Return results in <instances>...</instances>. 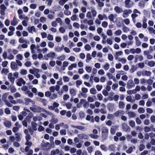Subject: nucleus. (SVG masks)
Returning a JSON list of instances; mask_svg holds the SVG:
<instances>
[{
	"label": "nucleus",
	"mask_w": 155,
	"mask_h": 155,
	"mask_svg": "<svg viewBox=\"0 0 155 155\" xmlns=\"http://www.w3.org/2000/svg\"><path fill=\"white\" fill-rule=\"evenodd\" d=\"M130 0H126L124 3L125 4V7L126 8H129L131 7L133 5V2L130 3Z\"/></svg>",
	"instance_id": "nucleus-9"
},
{
	"label": "nucleus",
	"mask_w": 155,
	"mask_h": 155,
	"mask_svg": "<svg viewBox=\"0 0 155 155\" xmlns=\"http://www.w3.org/2000/svg\"><path fill=\"white\" fill-rule=\"evenodd\" d=\"M85 69L87 72L88 73H90L92 71V68L89 66H87L85 67Z\"/></svg>",
	"instance_id": "nucleus-39"
},
{
	"label": "nucleus",
	"mask_w": 155,
	"mask_h": 155,
	"mask_svg": "<svg viewBox=\"0 0 155 155\" xmlns=\"http://www.w3.org/2000/svg\"><path fill=\"white\" fill-rule=\"evenodd\" d=\"M59 150L57 149L52 150L51 152V155H57L59 153Z\"/></svg>",
	"instance_id": "nucleus-28"
},
{
	"label": "nucleus",
	"mask_w": 155,
	"mask_h": 155,
	"mask_svg": "<svg viewBox=\"0 0 155 155\" xmlns=\"http://www.w3.org/2000/svg\"><path fill=\"white\" fill-rule=\"evenodd\" d=\"M118 61L121 62L122 63L124 64L126 63L127 62V60L124 58H119Z\"/></svg>",
	"instance_id": "nucleus-46"
},
{
	"label": "nucleus",
	"mask_w": 155,
	"mask_h": 155,
	"mask_svg": "<svg viewBox=\"0 0 155 155\" xmlns=\"http://www.w3.org/2000/svg\"><path fill=\"white\" fill-rule=\"evenodd\" d=\"M123 17L124 18L127 17L129 14H131L132 11L130 9H126L124 11H123Z\"/></svg>",
	"instance_id": "nucleus-5"
},
{
	"label": "nucleus",
	"mask_w": 155,
	"mask_h": 155,
	"mask_svg": "<svg viewBox=\"0 0 155 155\" xmlns=\"http://www.w3.org/2000/svg\"><path fill=\"white\" fill-rule=\"evenodd\" d=\"M108 25L107 22L106 21L103 22L102 23V26L104 28H107L108 26Z\"/></svg>",
	"instance_id": "nucleus-63"
},
{
	"label": "nucleus",
	"mask_w": 155,
	"mask_h": 155,
	"mask_svg": "<svg viewBox=\"0 0 155 155\" xmlns=\"http://www.w3.org/2000/svg\"><path fill=\"white\" fill-rule=\"evenodd\" d=\"M114 9L115 12L117 13H120L123 12L122 8L118 6H115L114 7Z\"/></svg>",
	"instance_id": "nucleus-15"
},
{
	"label": "nucleus",
	"mask_w": 155,
	"mask_h": 155,
	"mask_svg": "<svg viewBox=\"0 0 155 155\" xmlns=\"http://www.w3.org/2000/svg\"><path fill=\"white\" fill-rule=\"evenodd\" d=\"M147 64L150 67H153L155 65V62L153 61H151L148 62Z\"/></svg>",
	"instance_id": "nucleus-31"
},
{
	"label": "nucleus",
	"mask_w": 155,
	"mask_h": 155,
	"mask_svg": "<svg viewBox=\"0 0 155 155\" xmlns=\"http://www.w3.org/2000/svg\"><path fill=\"white\" fill-rule=\"evenodd\" d=\"M4 124L5 127L8 128H10L12 125L11 122L7 120L5 121Z\"/></svg>",
	"instance_id": "nucleus-26"
},
{
	"label": "nucleus",
	"mask_w": 155,
	"mask_h": 155,
	"mask_svg": "<svg viewBox=\"0 0 155 155\" xmlns=\"http://www.w3.org/2000/svg\"><path fill=\"white\" fill-rule=\"evenodd\" d=\"M122 33V31L120 30L119 29L116 31L114 33V34L116 36H120L121 34Z\"/></svg>",
	"instance_id": "nucleus-45"
},
{
	"label": "nucleus",
	"mask_w": 155,
	"mask_h": 155,
	"mask_svg": "<svg viewBox=\"0 0 155 155\" xmlns=\"http://www.w3.org/2000/svg\"><path fill=\"white\" fill-rule=\"evenodd\" d=\"M98 18L101 21L103 20L104 19H107L108 18L107 17L105 14L102 15L99 14L98 15Z\"/></svg>",
	"instance_id": "nucleus-23"
},
{
	"label": "nucleus",
	"mask_w": 155,
	"mask_h": 155,
	"mask_svg": "<svg viewBox=\"0 0 155 155\" xmlns=\"http://www.w3.org/2000/svg\"><path fill=\"white\" fill-rule=\"evenodd\" d=\"M123 54V52L122 51H119L117 52L114 54V56L116 60L119 59V57L122 55Z\"/></svg>",
	"instance_id": "nucleus-13"
},
{
	"label": "nucleus",
	"mask_w": 155,
	"mask_h": 155,
	"mask_svg": "<svg viewBox=\"0 0 155 155\" xmlns=\"http://www.w3.org/2000/svg\"><path fill=\"white\" fill-rule=\"evenodd\" d=\"M108 131V129L106 127H103L102 129V132L105 134H107Z\"/></svg>",
	"instance_id": "nucleus-47"
},
{
	"label": "nucleus",
	"mask_w": 155,
	"mask_h": 155,
	"mask_svg": "<svg viewBox=\"0 0 155 155\" xmlns=\"http://www.w3.org/2000/svg\"><path fill=\"white\" fill-rule=\"evenodd\" d=\"M69 64V63L66 61H64L63 63V70H64L65 68L68 66Z\"/></svg>",
	"instance_id": "nucleus-51"
},
{
	"label": "nucleus",
	"mask_w": 155,
	"mask_h": 155,
	"mask_svg": "<svg viewBox=\"0 0 155 155\" xmlns=\"http://www.w3.org/2000/svg\"><path fill=\"white\" fill-rule=\"evenodd\" d=\"M25 101V104L26 105H28L31 101V100L29 98H26L24 99Z\"/></svg>",
	"instance_id": "nucleus-55"
},
{
	"label": "nucleus",
	"mask_w": 155,
	"mask_h": 155,
	"mask_svg": "<svg viewBox=\"0 0 155 155\" xmlns=\"http://www.w3.org/2000/svg\"><path fill=\"white\" fill-rule=\"evenodd\" d=\"M59 31L61 33H64L65 31V29L64 28L61 27L59 29Z\"/></svg>",
	"instance_id": "nucleus-58"
},
{
	"label": "nucleus",
	"mask_w": 155,
	"mask_h": 155,
	"mask_svg": "<svg viewBox=\"0 0 155 155\" xmlns=\"http://www.w3.org/2000/svg\"><path fill=\"white\" fill-rule=\"evenodd\" d=\"M98 73L100 75H103L105 74V72L103 69H101L98 70Z\"/></svg>",
	"instance_id": "nucleus-59"
},
{
	"label": "nucleus",
	"mask_w": 155,
	"mask_h": 155,
	"mask_svg": "<svg viewBox=\"0 0 155 155\" xmlns=\"http://www.w3.org/2000/svg\"><path fill=\"white\" fill-rule=\"evenodd\" d=\"M21 90L23 91H24L25 94H26L27 93H28L29 91L28 89V87L25 85L21 87Z\"/></svg>",
	"instance_id": "nucleus-36"
},
{
	"label": "nucleus",
	"mask_w": 155,
	"mask_h": 155,
	"mask_svg": "<svg viewBox=\"0 0 155 155\" xmlns=\"http://www.w3.org/2000/svg\"><path fill=\"white\" fill-rule=\"evenodd\" d=\"M58 97V95L56 94H53L51 96L50 98L52 99H55Z\"/></svg>",
	"instance_id": "nucleus-61"
},
{
	"label": "nucleus",
	"mask_w": 155,
	"mask_h": 155,
	"mask_svg": "<svg viewBox=\"0 0 155 155\" xmlns=\"http://www.w3.org/2000/svg\"><path fill=\"white\" fill-rule=\"evenodd\" d=\"M47 38L50 41H53L54 39L53 36L50 34L48 35L47 36Z\"/></svg>",
	"instance_id": "nucleus-60"
},
{
	"label": "nucleus",
	"mask_w": 155,
	"mask_h": 155,
	"mask_svg": "<svg viewBox=\"0 0 155 155\" xmlns=\"http://www.w3.org/2000/svg\"><path fill=\"white\" fill-rule=\"evenodd\" d=\"M91 57L90 54L88 53L86 55V62L88 63L91 59Z\"/></svg>",
	"instance_id": "nucleus-32"
},
{
	"label": "nucleus",
	"mask_w": 155,
	"mask_h": 155,
	"mask_svg": "<svg viewBox=\"0 0 155 155\" xmlns=\"http://www.w3.org/2000/svg\"><path fill=\"white\" fill-rule=\"evenodd\" d=\"M77 67V64L76 63H73L70 65L68 68L69 70H72L73 68H75Z\"/></svg>",
	"instance_id": "nucleus-27"
},
{
	"label": "nucleus",
	"mask_w": 155,
	"mask_h": 155,
	"mask_svg": "<svg viewBox=\"0 0 155 155\" xmlns=\"http://www.w3.org/2000/svg\"><path fill=\"white\" fill-rule=\"evenodd\" d=\"M108 18L109 20L113 22H114V20L115 18L113 14H110L108 16Z\"/></svg>",
	"instance_id": "nucleus-37"
},
{
	"label": "nucleus",
	"mask_w": 155,
	"mask_h": 155,
	"mask_svg": "<svg viewBox=\"0 0 155 155\" xmlns=\"http://www.w3.org/2000/svg\"><path fill=\"white\" fill-rule=\"evenodd\" d=\"M16 58L17 59V60H22L23 58V56L21 54H18L16 56Z\"/></svg>",
	"instance_id": "nucleus-52"
},
{
	"label": "nucleus",
	"mask_w": 155,
	"mask_h": 155,
	"mask_svg": "<svg viewBox=\"0 0 155 155\" xmlns=\"http://www.w3.org/2000/svg\"><path fill=\"white\" fill-rule=\"evenodd\" d=\"M30 109L31 111L34 112H40L44 110L43 108L35 105L30 107Z\"/></svg>",
	"instance_id": "nucleus-4"
},
{
	"label": "nucleus",
	"mask_w": 155,
	"mask_h": 155,
	"mask_svg": "<svg viewBox=\"0 0 155 155\" xmlns=\"http://www.w3.org/2000/svg\"><path fill=\"white\" fill-rule=\"evenodd\" d=\"M29 21V18L27 17H25L23 20L22 22V25L25 27L28 26V22Z\"/></svg>",
	"instance_id": "nucleus-18"
},
{
	"label": "nucleus",
	"mask_w": 155,
	"mask_h": 155,
	"mask_svg": "<svg viewBox=\"0 0 155 155\" xmlns=\"http://www.w3.org/2000/svg\"><path fill=\"white\" fill-rule=\"evenodd\" d=\"M107 36L105 35H104L102 37V43L103 44H105L107 43L106 38Z\"/></svg>",
	"instance_id": "nucleus-43"
},
{
	"label": "nucleus",
	"mask_w": 155,
	"mask_h": 155,
	"mask_svg": "<svg viewBox=\"0 0 155 155\" xmlns=\"http://www.w3.org/2000/svg\"><path fill=\"white\" fill-rule=\"evenodd\" d=\"M64 47V45L62 46L61 47L59 46H55L54 48V51L57 52H61L63 50Z\"/></svg>",
	"instance_id": "nucleus-21"
},
{
	"label": "nucleus",
	"mask_w": 155,
	"mask_h": 155,
	"mask_svg": "<svg viewBox=\"0 0 155 155\" xmlns=\"http://www.w3.org/2000/svg\"><path fill=\"white\" fill-rule=\"evenodd\" d=\"M147 19H144L143 20V25L142 27L143 28H145L147 27V24L146 23Z\"/></svg>",
	"instance_id": "nucleus-44"
},
{
	"label": "nucleus",
	"mask_w": 155,
	"mask_h": 155,
	"mask_svg": "<svg viewBox=\"0 0 155 155\" xmlns=\"http://www.w3.org/2000/svg\"><path fill=\"white\" fill-rule=\"evenodd\" d=\"M89 136L91 138L95 139H97L99 137V136L97 135L93 134H90Z\"/></svg>",
	"instance_id": "nucleus-42"
},
{
	"label": "nucleus",
	"mask_w": 155,
	"mask_h": 155,
	"mask_svg": "<svg viewBox=\"0 0 155 155\" xmlns=\"http://www.w3.org/2000/svg\"><path fill=\"white\" fill-rule=\"evenodd\" d=\"M110 66L109 64L106 63L104 65L103 68L105 70L107 71L109 69Z\"/></svg>",
	"instance_id": "nucleus-54"
},
{
	"label": "nucleus",
	"mask_w": 155,
	"mask_h": 155,
	"mask_svg": "<svg viewBox=\"0 0 155 155\" xmlns=\"http://www.w3.org/2000/svg\"><path fill=\"white\" fill-rule=\"evenodd\" d=\"M122 20V19L120 17L117 18L116 20V24L117 26L120 27V25L121 23Z\"/></svg>",
	"instance_id": "nucleus-19"
},
{
	"label": "nucleus",
	"mask_w": 155,
	"mask_h": 155,
	"mask_svg": "<svg viewBox=\"0 0 155 155\" xmlns=\"http://www.w3.org/2000/svg\"><path fill=\"white\" fill-rule=\"evenodd\" d=\"M139 6L141 8H143L145 6V3L143 1H140L139 2Z\"/></svg>",
	"instance_id": "nucleus-57"
},
{
	"label": "nucleus",
	"mask_w": 155,
	"mask_h": 155,
	"mask_svg": "<svg viewBox=\"0 0 155 155\" xmlns=\"http://www.w3.org/2000/svg\"><path fill=\"white\" fill-rule=\"evenodd\" d=\"M81 91L82 92V93H81V95L83 97H86V96L84 94L86 93L87 92V89L86 88L83 87L81 88Z\"/></svg>",
	"instance_id": "nucleus-24"
},
{
	"label": "nucleus",
	"mask_w": 155,
	"mask_h": 155,
	"mask_svg": "<svg viewBox=\"0 0 155 155\" xmlns=\"http://www.w3.org/2000/svg\"><path fill=\"white\" fill-rule=\"evenodd\" d=\"M78 137L81 140L87 139L89 138V137L88 135L85 134H78Z\"/></svg>",
	"instance_id": "nucleus-8"
},
{
	"label": "nucleus",
	"mask_w": 155,
	"mask_h": 155,
	"mask_svg": "<svg viewBox=\"0 0 155 155\" xmlns=\"http://www.w3.org/2000/svg\"><path fill=\"white\" fill-rule=\"evenodd\" d=\"M124 111L123 110H118L114 114V115L115 117H117L118 116L124 114Z\"/></svg>",
	"instance_id": "nucleus-17"
},
{
	"label": "nucleus",
	"mask_w": 155,
	"mask_h": 155,
	"mask_svg": "<svg viewBox=\"0 0 155 155\" xmlns=\"http://www.w3.org/2000/svg\"><path fill=\"white\" fill-rule=\"evenodd\" d=\"M122 127L123 130L125 131L129 132L130 131V128L129 127L127 126V125L125 123L123 124H122Z\"/></svg>",
	"instance_id": "nucleus-10"
},
{
	"label": "nucleus",
	"mask_w": 155,
	"mask_h": 155,
	"mask_svg": "<svg viewBox=\"0 0 155 155\" xmlns=\"http://www.w3.org/2000/svg\"><path fill=\"white\" fill-rule=\"evenodd\" d=\"M151 73L150 71L146 70L143 71V76H150L151 75Z\"/></svg>",
	"instance_id": "nucleus-35"
},
{
	"label": "nucleus",
	"mask_w": 155,
	"mask_h": 155,
	"mask_svg": "<svg viewBox=\"0 0 155 155\" xmlns=\"http://www.w3.org/2000/svg\"><path fill=\"white\" fill-rule=\"evenodd\" d=\"M35 45L34 44H32L31 45L30 49L31 50V52L32 53H35Z\"/></svg>",
	"instance_id": "nucleus-50"
},
{
	"label": "nucleus",
	"mask_w": 155,
	"mask_h": 155,
	"mask_svg": "<svg viewBox=\"0 0 155 155\" xmlns=\"http://www.w3.org/2000/svg\"><path fill=\"white\" fill-rule=\"evenodd\" d=\"M108 36H112L113 35V33L112 30L108 29L106 32Z\"/></svg>",
	"instance_id": "nucleus-53"
},
{
	"label": "nucleus",
	"mask_w": 155,
	"mask_h": 155,
	"mask_svg": "<svg viewBox=\"0 0 155 155\" xmlns=\"http://www.w3.org/2000/svg\"><path fill=\"white\" fill-rule=\"evenodd\" d=\"M18 23V21L15 17H14L13 20L11 21V25L15 26Z\"/></svg>",
	"instance_id": "nucleus-22"
},
{
	"label": "nucleus",
	"mask_w": 155,
	"mask_h": 155,
	"mask_svg": "<svg viewBox=\"0 0 155 155\" xmlns=\"http://www.w3.org/2000/svg\"><path fill=\"white\" fill-rule=\"evenodd\" d=\"M29 72L31 74H34L37 78H39L41 77L39 73L40 70L38 68H34L29 70Z\"/></svg>",
	"instance_id": "nucleus-1"
},
{
	"label": "nucleus",
	"mask_w": 155,
	"mask_h": 155,
	"mask_svg": "<svg viewBox=\"0 0 155 155\" xmlns=\"http://www.w3.org/2000/svg\"><path fill=\"white\" fill-rule=\"evenodd\" d=\"M65 106H66V107L68 109H70L71 108V107L72 106V104L69 102L67 103H66L65 104Z\"/></svg>",
	"instance_id": "nucleus-64"
},
{
	"label": "nucleus",
	"mask_w": 155,
	"mask_h": 155,
	"mask_svg": "<svg viewBox=\"0 0 155 155\" xmlns=\"http://www.w3.org/2000/svg\"><path fill=\"white\" fill-rule=\"evenodd\" d=\"M60 128L67 129L68 128V125L63 123H61L55 125V129L56 130H59Z\"/></svg>",
	"instance_id": "nucleus-3"
},
{
	"label": "nucleus",
	"mask_w": 155,
	"mask_h": 155,
	"mask_svg": "<svg viewBox=\"0 0 155 155\" xmlns=\"http://www.w3.org/2000/svg\"><path fill=\"white\" fill-rule=\"evenodd\" d=\"M62 88L64 91L67 92L68 90V85H65L62 87Z\"/></svg>",
	"instance_id": "nucleus-56"
},
{
	"label": "nucleus",
	"mask_w": 155,
	"mask_h": 155,
	"mask_svg": "<svg viewBox=\"0 0 155 155\" xmlns=\"http://www.w3.org/2000/svg\"><path fill=\"white\" fill-rule=\"evenodd\" d=\"M70 93L72 96H75L76 94V91L74 89L71 88L70 90Z\"/></svg>",
	"instance_id": "nucleus-49"
},
{
	"label": "nucleus",
	"mask_w": 155,
	"mask_h": 155,
	"mask_svg": "<svg viewBox=\"0 0 155 155\" xmlns=\"http://www.w3.org/2000/svg\"><path fill=\"white\" fill-rule=\"evenodd\" d=\"M12 73H9L8 75V78L10 80V81L13 84L14 83L15 80V78L12 76Z\"/></svg>",
	"instance_id": "nucleus-20"
},
{
	"label": "nucleus",
	"mask_w": 155,
	"mask_h": 155,
	"mask_svg": "<svg viewBox=\"0 0 155 155\" xmlns=\"http://www.w3.org/2000/svg\"><path fill=\"white\" fill-rule=\"evenodd\" d=\"M84 49L85 50L87 51H89L91 49V47L90 45L88 44L84 46Z\"/></svg>",
	"instance_id": "nucleus-48"
},
{
	"label": "nucleus",
	"mask_w": 155,
	"mask_h": 155,
	"mask_svg": "<svg viewBox=\"0 0 155 155\" xmlns=\"http://www.w3.org/2000/svg\"><path fill=\"white\" fill-rule=\"evenodd\" d=\"M63 80L64 82L65 83L68 82L70 81V78L67 76H64L63 77Z\"/></svg>",
	"instance_id": "nucleus-38"
},
{
	"label": "nucleus",
	"mask_w": 155,
	"mask_h": 155,
	"mask_svg": "<svg viewBox=\"0 0 155 155\" xmlns=\"http://www.w3.org/2000/svg\"><path fill=\"white\" fill-rule=\"evenodd\" d=\"M48 45L50 48H51L54 47V44L53 42L50 41L48 43Z\"/></svg>",
	"instance_id": "nucleus-62"
},
{
	"label": "nucleus",
	"mask_w": 155,
	"mask_h": 155,
	"mask_svg": "<svg viewBox=\"0 0 155 155\" xmlns=\"http://www.w3.org/2000/svg\"><path fill=\"white\" fill-rule=\"evenodd\" d=\"M11 67L12 70H15L18 68L17 65L16 64V63L14 61H12L11 62Z\"/></svg>",
	"instance_id": "nucleus-25"
},
{
	"label": "nucleus",
	"mask_w": 155,
	"mask_h": 155,
	"mask_svg": "<svg viewBox=\"0 0 155 155\" xmlns=\"http://www.w3.org/2000/svg\"><path fill=\"white\" fill-rule=\"evenodd\" d=\"M58 119L57 118H55L54 117L52 116L50 121L51 123L55 124L58 123Z\"/></svg>",
	"instance_id": "nucleus-30"
},
{
	"label": "nucleus",
	"mask_w": 155,
	"mask_h": 155,
	"mask_svg": "<svg viewBox=\"0 0 155 155\" xmlns=\"http://www.w3.org/2000/svg\"><path fill=\"white\" fill-rule=\"evenodd\" d=\"M122 30L124 32L127 33L130 31V29L128 27L126 26H124L123 27Z\"/></svg>",
	"instance_id": "nucleus-34"
},
{
	"label": "nucleus",
	"mask_w": 155,
	"mask_h": 155,
	"mask_svg": "<svg viewBox=\"0 0 155 155\" xmlns=\"http://www.w3.org/2000/svg\"><path fill=\"white\" fill-rule=\"evenodd\" d=\"M135 85V84L132 80H130L128 81L127 84V87L128 88H131L132 87H134Z\"/></svg>",
	"instance_id": "nucleus-11"
},
{
	"label": "nucleus",
	"mask_w": 155,
	"mask_h": 155,
	"mask_svg": "<svg viewBox=\"0 0 155 155\" xmlns=\"http://www.w3.org/2000/svg\"><path fill=\"white\" fill-rule=\"evenodd\" d=\"M28 32L30 33H33V32H36V30L34 26L28 27Z\"/></svg>",
	"instance_id": "nucleus-16"
},
{
	"label": "nucleus",
	"mask_w": 155,
	"mask_h": 155,
	"mask_svg": "<svg viewBox=\"0 0 155 155\" xmlns=\"http://www.w3.org/2000/svg\"><path fill=\"white\" fill-rule=\"evenodd\" d=\"M7 8L4 4H2L0 6L1 14L2 15H4L5 14V11Z\"/></svg>",
	"instance_id": "nucleus-14"
},
{
	"label": "nucleus",
	"mask_w": 155,
	"mask_h": 155,
	"mask_svg": "<svg viewBox=\"0 0 155 155\" xmlns=\"http://www.w3.org/2000/svg\"><path fill=\"white\" fill-rule=\"evenodd\" d=\"M55 56V53L54 52H51L45 54L44 56L43 60H48L49 59H52Z\"/></svg>",
	"instance_id": "nucleus-2"
},
{
	"label": "nucleus",
	"mask_w": 155,
	"mask_h": 155,
	"mask_svg": "<svg viewBox=\"0 0 155 155\" xmlns=\"http://www.w3.org/2000/svg\"><path fill=\"white\" fill-rule=\"evenodd\" d=\"M9 72V71L8 69L7 68H3L1 71V74H4L5 75H7Z\"/></svg>",
	"instance_id": "nucleus-33"
},
{
	"label": "nucleus",
	"mask_w": 155,
	"mask_h": 155,
	"mask_svg": "<svg viewBox=\"0 0 155 155\" xmlns=\"http://www.w3.org/2000/svg\"><path fill=\"white\" fill-rule=\"evenodd\" d=\"M141 51V50L139 48H137L136 49L131 48L130 49V52L132 54H139Z\"/></svg>",
	"instance_id": "nucleus-7"
},
{
	"label": "nucleus",
	"mask_w": 155,
	"mask_h": 155,
	"mask_svg": "<svg viewBox=\"0 0 155 155\" xmlns=\"http://www.w3.org/2000/svg\"><path fill=\"white\" fill-rule=\"evenodd\" d=\"M25 84V81L21 78H19L17 82V84L19 86H21L22 84Z\"/></svg>",
	"instance_id": "nucleus-12"
},
{
	"label": "nucleus",
	"mask_w": 155,
	"mask_h": 155,
	"mask_svg": "<svg viewBox=\"0 0 155 155\" xmlns=\"http://www.w3.org/2000/svg\"><path fill=\"white\" fill-rule=\"evenodd\" d=\"M41 146L43 149L45 150L49 149L50 147V144L47 142L45 143L43 141L41 143Z\"/></svg>",
	"instance_id": "nucleus-6"
},
{
	"label": "nucleus",
	"mask_w": 155,
	"mask_h": 155,
	"mask_svg": "<svg viewBox=\"0 0 155 155\" xmlns=\"http://www.w3.org/2000/svg\"><path fill=\"white\" fill-rule=\"evenodd\" d=\"M90 93L91 94H96L97 92L96 89L94 88H92L90 89Z\"/></svg>",
	"instance_id": "nucleus-40"
},
{
	"label": "nucleus",
	"mask_w": 155,
	"mask_h": 155,
	"mask_svg": "<svg viewBox=\"0 0 155 155\" xmlns=\"http://www.w3.org/2000/svg\"><path fill=\"white\" fill-rule=\"evenodd\" d=\"M127 114L130 118L134 117L136 116V114L135 113L131 111H128Z\"/></svg>",
	"instance_id": "nucleus-29"
},
{
	"label": "nucleus",
	"mask_w": 155,
	"mask_h": 155,
	"mask_svg": "<svg viewBox=\"0 0 155 155\" xmlns=\"http://www.w3.org/2000/svg\"><path fill=\"white\" fill-rule=\"evenodd\" d=\"M33 120L34 121H41L42 120V118L39 116L34 117Z\"/></svg>",
	"instance_id": "nucleus-41"
}]
</instances>
